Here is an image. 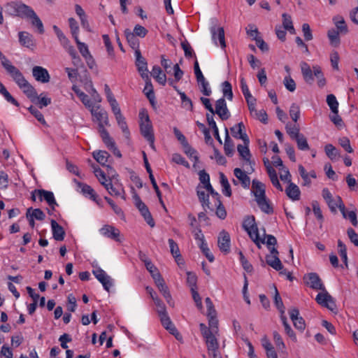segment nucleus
<instances>
[{"mask_svg":"<svg viewBox=\"0 0 358 358\" xmlns=\"http://www.w3.org/2000/svg\"><path fill=\"white\" fill-rule=\"evenodd\" d=\"M252 192L261 210L268 215L272 214L273 208L269 200L266 199L265 185L257 180H253L252 182Z\"/></svg>","mask_w":358,"mask_h":358,"instance_id":"1","label":"nucleus"},{"mask_svg":"<svg viewBox=\"0 0 358 358\" xmlns=\"http://www.w3.org/2000/svg\"><path fill=\"white\" fill-rule=\"evenodd\" d=\"M303 78L306 83L312 84L314 81V77L317 79V85L320 87H323L326 85V79L318 66H313V69L308 64L302 62L300 64Z\"/></svg>","mask_w":358,"mask_h":358,"instance_id":"2","label":"nucleus"},{"mask_svg":"<svg viewBox=\"0 0 358 358\" xmlns=\"http://www.w3.org/2000/svg\"><path fill=\"white\" fill-rule=\"evenodd\" d=\"M10 76L31 101H34V100L37 99V92L36 90L25 79L23 74L18 69L13 72Z\"/></svg>","mask_w":358,"mask_h":358,"instance_id":"3","label":"nucleus"},{"mask_svg":"<svg viewBox=\"0 0 358 358\" xmlns=\"http://www.w3.org/2000/svg\"><path fill=\"white\" fill-rule=\"evenodd\" d=\"M17 16L29 20L32 26L37 27L40 34H43L44 27L43 22L30 6L21 2Z\"/></svg>","mask_w":358,"mask_h":358,"instance_id":"4","label":"nucleus"},{"mask_svg":"<svg viewBox=\"0 0 358 358\" xmlns=\"http://www.w3.org/2000/svg\"><path fill=\"white\" fill-rule=\"evenodd\" d=\"M243 227L248 232L250 238L254 241L257 246L259 247L260 237L255 217H247L243 221Z\"/></svg>","mask_w":358,"mask_h":358,"instance_id":"5","label":"nucleus"},{"mask_svg":"<svg viewBox=\"0 0 358 358\" xmlns=\"http://www.w3.org/2000/svg\"><path fill=\"white\" fill-rule=\"evenodd\" d=\"M139 116L141 118V123H140V129L141 132L143 136L148 139V138H152L154 137L153 134V129L152 126L150 122L149 116L147 113H145L144 112H141L139 113Z\"/></svg>","mask_w":358,"mask_h":358,"instance_id":"6","label":"nucleus"},{"mask_svg":"<svg viewBox=\"0 0 358 358\" xmlns=\"http://www.w3.org/2000/svg\"><path fill=\"white\" fill-rule=\"evenodd\" d=\"M133 197L134 199L135 206L141 212V214L144 217L145 222L151 227H153L155 226V222L147 206L141 201L138 194H135Z\"/></svg>","mask_w":358,"mask_h":358,"instance_id":"7","label":"nucleus"},{"mask_svg":"<svg viewBox=\"0 0 358 358\" xmlns=\"http://www.w3.org/2000/svg\"><path fill=\"white\" fill-rule=\"evenodd\" d=\"M315 301L317 303L331 311H334L336 310V305L334 298L325 290L322 293H319L316 298Z\"/></svg>","mask_w":358,"mask_h":358,"instance_id":"8","label":"nucleus"},{"mask_svg":"<svg viewBox=\"0 0 358 358\" xmlns=\"http://www.w3.org/2000/svg\"><path fill=\"white\" fill-rule=\"evenodd\" d=\"M306 284L313 289L324 292L325 287L321 278L316 273H310L303 278Z\"/></svg>","mask_w":358,"mask_h":358,"instance_id":"9","label":"nucleus"},{"mask_svg":"<svg viewBox=\"0 0 358 358\" xmlns=\"http://www.w3.org/2000/svg\"><path fill=\"white\" fill-rule=\"evenodd\" d=\"M279 252L278 250L273 247L270 250V254L265 257L266 263L275 270H282L283 265L278 257Z\"/></svg>","mask_w":358,"mask_h":358,"instance_id":"10","label":"nucleus"},{"mask_svg":"<svg viewBox=\"0 0 358 358\" xmlns=\"http://www.w3.org/2000/svg\"><path fill=\"white\" fill-rule=\"evenodd\" d=\"M90 111L99 122V131H101V127L104 128V125H109L108 113L104 110H100L99 106L96 107L92 106Z\"/></svg>","mask_w":358,"mask_h":358,"instance_id":"11","label":"nucleus"},{"mask_svg":"<svg viewBox=\"0 0 358 358\" xmlns=\"http://www.w3.org/2000/svg\"><path fill=\"white\" fill-rule=\"evenodd\" d=\"M160 318V321L163 327L168 330L170 334L175 336L177 340H180L182 338V336L178 332L175 325L172 323L169 316L168 315L167 312L163 314L159 315Z\"/></svg>","mask_w":358,"mask_h":358,"instance_id":"12","label":"nucleus"},{"mask_svg":"<svg viewBox=\"0 0 358 358\" xmlns=\"http://www.w3.org/2000/svg\"><path fill=\"white\" fill-rule=\"evenodd\" d=\"M135 57L136 65L137 66L138 71L139 72L141 76L142 77V78H148V63L145 59L142 56L141 50L136 51Z\"/></svg>","mask_w":358,"mask_h":358,"instance_id":"13","label":"nucleus"},{"mask_svg":"<svg viewBox=\"0 0 358 358\" xmlns=\"http://www.w3.org/2000/svg\"><path fill=\"white\" fill-rule=\"evenodd\" d=\"M93 274L96 278L103 285V288L106 291H109L110 288L113 286V281L111 278L106 274V273L101 269L98 268L93 271Z\"/></svg>","mask_w":358,"mask_h":358,"instance_id":"14","label":"nucleus"},{"mask_svg":"<svg viewBox=\"0 0 358 358\" xmlns=\"http://www.w3.org/2000/svg\"><path fill=\"white\" fill-rule=\"evenodd\" d=\"M214 111L222 120H227L230 117V113L224 98H221L216 101Z\"/></svg>","mask_w":358,"mask_h":358,"instance_id":"15","label":"nucleus"},{"mask_svg":"<svg viewBox=\"0 0 358 358\" xmlns=\"http://www.w3.org/2000/svg\"><path fill=\"white\" fill-rule=\"evenodd\" d=\"M32 75L36 80L42 83H47L50 81V76L48 70L39 66L33 67Z\"/></svg>","mask_w":358,"mask_h":358,"instance_id":"16","label":"nucleus"},{"mask_svg":"<svg viewBox=\"0 0 358 358\" xmlns=\"http://www.w3.org/2000/svg\"><path fill=\"white\" fill-rule=\"evenodd\" d=\"M35 192H36L37 196H38L41 201L44 199L50 206V207L52 210H55V208L56 206H57V203L52 192L45 189H35Z\"/></svg>","mask_w":358,"mask_h":358,"instance_id":"17","label":"nucleus"},{"mask_svg":"<svg viewBox=\"0 0 358 358\" xmlns=\"http://www.w3.org/2000/svg\"><path fill=\"white\" fill-rule=\"evenodd\" d=\"M217 245L220 250L225 254L230 251V236L228 232L222 231L218 236Z\"/></svg>","mask_w":358,"mask_h":358,"instance_id":"18","label":"nucleus"},{"mask_svg":"<svg viewBox=\"0 0 358 358\" xmlns=\"http://www.w3.org/2000/svg\"><path fill=\"white\" fill-rule=\"evenodd\" d=\"M245 129L244 124L241 122L231 128L232 136L238 139H241L243 143L247 144L250 143L249 138L245 133H243V129Z\"/></svg>","mask_w":358,"mask_h":358,"instance_id":"19","label":"nucleus"},{"mask_svg":"<svg viewBox=\"0 0 358 358\" xmlns=\"http://www.w3.org/2000/svg\"><path fill=\"white\" fill-rule=\"evenodd\" d=\"M101 233L106 237L113 239L115 241H120V231L118 229L111 225H104L101 229Z\"/></svg>","mask_w":358,"mask_h":358,"instance_id":"20","label":"nucleus"},{"mask_svg":"<svg viewBox=\"0 0 358 358\" xmlns=\"http://www.w3.org/2000/svg\"><path fill=\"white\" fill-rule=\"evenodd\" d=\"M212 38L215 43L217 45V40L219 41L220 45L222 49L226 48L224 38V31L222 27H218L217 29L214 27L211 29Z\"/></svg>","mask_w":358,"mask_h":358,"instance_id":"21","label":"nucleus"},{"mask_svg":"<svg viewBox=\"0 0 358 358\" xmlns=\"http://www.w3.org/2000/svg\"><path fill=\"white\" fill-rule=\"evenodd\" d=\"M51 227L53 238L58 241L64 240L65 231L62 226H60L55 220H51Z\"/></svg>","mask_w":358,"mask_h":358,"instance_id":"22","label":"nucleus"},{"mask_svg":"<svg viewBox=\"0 0 358 358\" xmlns=\"http://www.w3.org/2000/svg\"><path fill=\"white\" fill-rule=\"evenodd\" d=\"M78 186L80 188L81 192L85 196H90V198L95 201L97 204H99V199H97V194L94 190L88 185L78 182Z\"/></svg>","mask_w":358,"mask_h":358,"instance_id":"23","label":"nucleus"},{"mask_svg":"<svg viewBox=\"0 0 358 358\" xmlns=\"http://www.w3.org/2000/svg\"><path fill=\"white\" fill-rule=\"evenodd\" d=\"M234 176L240 180L241 185L245 189H248L250 185V177L240 168L234 170Z\"/></svg>","mask_w":358,"mask_h":358,"instance_id":"24","label":"nucleus"},{"mask_svg":"<svg viewBox=\"0 0 358 358\" xmlns=\"http://www.w3.org/2000/svg\"><path fill=\"white\" fill-rule=\"evenodd\" d=\"M102 185L106 189V190L108 192V193L110 195L115 196H121V198L122 199H124V200L126 199L125 193H124V189H117L116 187H115L113 185L110 180H109L108 182H103Z\"/></svg>","mask_w":358,"mask_h":358,"instance_id":"25","label":"nucleus"},{"mask_svg":"<svg viewBox=\"0 0 358 358\" xmlns=\"http://www.w3.org/2000/svg\"><path fill=\"white\" fill-rule=\"evenodd\" d=\"M216 334H217L211 333L209 335L204 337L208 349V352L215 351L219 349V343L217 339L215 337Z\"/></svg>","mask_w":358,"mask_h":358,"instance_id":"26","label":"nucleus"},{"mask_svg":"<svg viewBox=\"0 0 358 358\" xmlns=\"http://www.w3.org/2000/svg\"><path fill=\"white\" fill-rule=\"evenodd\" d=\"M155 284H156L157 287H158L159 290L160 291V292L162 294V295L166 300L167 303L170 306H172L173 304L171 303V299H172L171 295L170 294L168 287L166 286V285L164 282V280L163 278L161 280H159L158 281H157L155 282Z\"/></svg>","mask_w":358,"mask_h":358,"instance_id":"27","label":"nucleus"},{"mask_svg":"<svg viewBox=\"0 0 358 358\" xmlns=\"http://www.w3.org/2000/svg\"><path fill=\"white\" fill-rule=\"evenodd\" d=\"M285 192L287 196L293 201H298L300 199V189L299 187L293 182L289 184L285 189Z\"/></svg>","mask_w":358,"mask_h":358,"instance_id":"28","label":"nucleus"},{"mask_svg":"<svg viewBox=\"0 0 358 358\" xmlns=\"http://www.w3.org/2000/svg\"><path fill=\"white\" fill-rule=\"evenodd\" d=\"M124 35L127 43L129 46L136 51L140 50L139 49V40L137 38V36L134 35L131 30L129 29H126L124 30Z\"/></svg>","mask_w":358,"mask_h":358,"instance_id":"29","label":"nucleus"},{"mask_svg":"<svg viewBox=\"0 0 358 358\" xmlns=\"http://www.w3.org/2000/svg\"><path fill=\"white\" fill-rule=\"evenodd\" d=\"M145 80V86L143 90V92L145 94L146 97L150 101V103L152 105H154L155 100V96L153 91V87L151 83L150 79L149 78V76H148V78H143Z\"/></svg>","mask_w":358,"mask_h":358,"instance_id":"30","label":"nucleus"},{"mask_svg":"<svg viewBox=\"0 0 358 358\" xmlns=\"http://www.w3.org/2000/svg\"><path fill=\"white\" fill-rule=\"evenodd\" d=\"M248 145H249V143H247V144L244 143V145L239 144L237 146V150H238L240 156L244 160L248 162L250 166H252V164H255V162H252L250 160L251 154H250V150L248 148Z\"/></svg>","mask_w":358,"mask_h":358,"instance_id":"31","label":"nucleus"},{"mask_svg":"<svg viewBox=\"0 0 358 358\" xmlns=\"http://www.w3.org/2000/svg\"><path fill=\"white\" fill-rule=\"evenodd\" d=\"M234 145L233 141L231 139L227 128H225V141L224 145V153L229 157H231L234 152Z\"/></svg>","mask_w":358,"mask_h":358,"instance_id":"32","label":"nucleus"},{"mask_svg":"<svg viewBox=\"0 0 358 358\" xmlns=\"http://www.w3.org/2000/svg\"><path fill=\"white\" fill-rule=\"evenodd\" d=\"M99 132L103 142L108 149H111V148H113L115 145H116L113 138L110 137L109 133L105 128H102L101 127V131Z\"/></svg>","mask_w":358,"mask_h":358,"instance_id":"33","label":"nucleus"},{"mask_svg":"<svg viewBox=\"0 0 358 358\" xmlns=\"http://www.w3.org/2000/svg\"><path fill=\"white\" fill-rule=\"evenodd\" d=\"M341 213L345 219H348L354 227H357L358 221L355 210L347 211L344 204H342Z\"/></svg>","mask_w":358,"mask_h":358,"instance_id":"34","label":"nucleus"},{"mask_svg":"<svg viewBox=\"0 0 358 358\" xmlns=\"http://www.w3.org/2000/svg\"><path fill=\"white\" fill-rule=\"evenodd\" d=\"M19 41L20 44L27 48L34 46V41L32 36L26 31H21L19 33Z\"/></svg>","mask_w":358,"mask_h":358,"instance_id":"35","label":"nucleus"},{"mask_svg":"<svg viewBox=\"0 0 358 358\" xmlns=\"http://www.w3.org/2000/svg\"><path fill=\"white\" fill-rule=\"evenodd\" d=\"M94 159L102 166H105L108 162L110 155L105 150H96L92 153Z\"/></svg>","mask_w":358,"mask_h":358,"instance_id":"36","label":"nucleus"},{"mask_svg":"<svg viewBox=\"0 0 358 358\" xmlns=\"http://www.w3.org/2000/svg\"><path fill=\"white\" fill-rule=\"evenodd\" d=\"M282 17V26L284 29L287 30L291 34L296 33L295 29L293 26L292 17L287 13H283Z\"/></svg>","mask_w":358,"mask_h":358,"instance_id":"37","label":"nucleus"},{"mask_svg":"<svg viewBox=\"0 0 358 358\" xmlns=\"http://www.w3.org/2000/svg\"><path fill=\"white\" fill-rule=\"evenodd\" d=\"M21 2L10 1L4 6L5 12L10 15L17 16Z\"/></svg>","mask_w":358,"mask_h":358,"instance_id":"38","label":"nucleus"},{"mask_svg":"<svg viewBox=\"0 0 358 358\" xmlns=\"http://www.w3.org/2000/svg\"><path fill=\"white\" fill-rule=\"evenodd\" d=\"M118 126L120 127L125 138H129L130 132L127 127L125 118L122 114L115 116Z\"/></svg>","mask_w":358,"mask_h":358,"instance_id":"39","label":"nucleus"},{"mask_svg":"<svg viewBox=\"0 0 358 358\" xmlns=\"http://www.w3.org/2000/svg\"><path fill=\"white\" fill-rule=\"evenodd\" d=\"M220 184L222 187V193L226 196H231V189L228 179L223 173H220Z\"/></svg>","mask_w":358,"mask_h":358,"instance_id":"40","label":"nucleus"},{"mask_svg":"<svg viewBox=\"0 0 358 358\" xmlns=\"http://www.w3.org/2000/svg\"><path fill=\"white\" fill-rule=\"evenodd\" d=\"M197 196L199 197V201L201 203V205L204 209V210H206V208H208L211 210H213V209L210 206V202H209V195L208 194H206L205 191L197 189Z\"/></svg>","mask_w":358,"mask_h":358,"instance_id":"41","label":"nucleus"},{"mask_svg":"<svg viewBox=\"0 0 358 358\" xmlns=\"http://www.w3.org/2000/svg\"><path fill=\"white\" fill-rule=\"evenodd\" d=\"M72 90L80 98V101L85 106L88 108H91L92 106L90 100L88 98V96L83 92H82L76 85H73L72 87Z\"/></svg>","mask_w":358,"mask_h":358,"instance_id":"42","label":"nucleus"},{"mask_svg":"<svg viewBox=\"0 0 358 358\" xmlns=\"http://www.w3.org/2000/svg\"><path fill=\"white\" fill-rule=\"evenodd\" d=\"M327 36L332 46L338 47L340 45L341 40L338 30L330 29L328 31Z\"/></svg>","mask_w":358,"mask_h":358,"instance_id":"43","label":"nucleus"},{"mask_svg":"<svg viewBox=\"0 0 358 358\" xmlns=\"http://www.w3.org/2000/svg\"><path fill=\"white\" fill-rule=\"evenodd\" d=\"M0 59L1 62V65L6 69V72L10 75L13 72H14L17 68L13 66L9 59H8L5 55L0 51Z\"/></svg>","mask_w":358,"mask_h":358,"instance_id":"44","label":"nucleus"},{"mask_svg":"<svg viewBox=\"0 0 358 358\" xmlns=\"http://www.w3.org/2000/svg\"><path fill=\"white\" fill-rule=\"evenodd\" d=\"M327 205L331 213H336L337 212L336 208H339L340 211H341V206L344 204L342 199L337 196L335 199H332L331 201H328Z\"/></svg>","mask_w":358,"mask_h":358,"instance_id":"45","label":"nucleus"},{"mask_svg":"<svg viewBox=\"0 0 358 358\" xmlns=\"http://www.w3.org/2000/svg\"><path fill=\"white\" fill-rule=\"evenodd\" d=\"M206 120L208 125L213 129L215 138L218 141V142L222 144V139L219 135L218 128L216 125V123L214 120L213 116L212 115L206 114Z\"/></svg>","mask_w":358,"mask_h":358,"instance_id":"46","label":"nucleus"},{"mask_svg":"<svg viewBox=\"0 0 358 358\" xmlns=\"http://www.w3.org/2000/svg\"><path fill=\"white\" fill-rule=\"evenodd\" d=\"M264 237L263 238H260V242H259V244L260 243H263V244H266L267 247H268V249L269 250V251L271 250V249L273 248V247H275V245L277 244V239L275 238V237L273 235H267L265 233L264 234ZM260 245H259V248H260Z\"/></svg>","mask_w":358,"mask_h":358,"instance_id":"47","label":"nucleus"},{"mask_svg":"<svg viewBox=\"0 0 358 358\" xmlns=\"http://www.w3.org/2000/svg\"><path fill=\"white\" fill-rule=\"evenodd\" d=\"M286 131L289 136V137L294 140L298 136H300L301 134L300 133V129L298 124H294L292 125L291 124L288 123L285 126Z\"/></svg>","mask_w":358,"mask_h":358,"instance_id":"48","label":"nucleus"},{"mask_svg":"<svg viewBox=\"0 0 358 358\" xmlns=\"http://www.w3.org/2000/svg\"><path fill=\"white\" fill-rule=\"evenodd\" d=\"M168 242L171 255L176 259V261L178 262L181 259V255L178 244L171 238H169Z\"/></svg>","mask_w":358,"mask_h":358,"instance_id":"49","label":"nucleus"},{"mask_svg":"<svg viewBox=\"0 0 358 358\" xmlns=\"http://www.w3.org/2000/svg\"><path fill=\"white\" fill-rule=\"evenodd\" d=\"M300 107L295 103H293L289 108V113L292 120L296 122L300 117Z\"/></svg>","mask_w":358,"mask_h":358,"instance_id":"50","label":"nucleus"},{"mask_svg":"<svg viewBox=\"0 0 358 358\" xmlns=\"http://www.w3.org/2000/svg\"><path fill=\"white\" fill-rule=\"evenodd\" d=\"M199 246L201 250L203 255L208 259L210 262H213L215 259L213 255L210 252L207 243L205 240H201V243H199Z\"/></svg>","mask_w":358,"mask_h":358,"instance_id":"51","label":"nucleus"},{"mask_svg":"<svg viewBox=\"0 0 358 358\" xmlns=\"http://www.w3.org/2000/svg\"><path fill=\"white\" fill-rule=\"evenodd\" d=\"M273 341L276 345L277 349L282 352H285V349H286V346L282 341L281 336L277 331H273Z\"/></svg>","mask_w":358,"mask_h":358,"instance_id":"52","label":"nucleus"},{"mask_svg":"<svg viewBox=\"0 0 358 358\" xmlns=\"http://www.w3.org/2000/svg\"><path fill=\"white\" fill-rule=\"evenodd\" d=\"M334 20L337 29L340 32H343L345 34L348 32V27L343 17L336 16L334 18Z\"/></svg>","mask_w":358,"mask_h":358,"instance_id":"53","label":"nucleus"},{"mask_svg":"<svg viewBox=\"0 0 358 358\" xmlns=\"http://www.w3.org/2000/svg\"><path fill=\"white\" fill-rule=\"evenodd\" d=\"M43 94H41L39 96L37 94V99L34 100V101H31L37 104L40 108L48 106L51 103V99L45 96H43Z\"/></svg>","mask_w":358,"mask_h":358,"instance_id":"54","label":"nucleus"},{"mask_svg":"<svg viewBox=\"0 0 358 358\" xmlns=\"http://www.w3.org/2000/svg\"><path fill=\"white\" fill-rule=\"evenodd\" d=\"M327 103L332 113L338 112V102L334 94H329L327 96Z\"/></svg>","mask_w":358,"mask_h":358,"instance_id":"55","label":"nucleus"},{"mask_svg":"<svg viewBox=\"0 0 358 358\" xmlns=\"http://www.w3.org/2000/svg\"><path fill=\"white\" fill-rule=\"evenodd\" d=\"M275 287L274 303H275L276 308H278V310H279L280 313H285V308L284 306L282 300L279 294V292H278L276 287Z\"/></svg>","mask_w":358,"mask_h":358,"instance_id":"56","label":"nucleus"},{"mask_svg":"<svg viewBox=\"0 0 358 358\" xmlns=\"http://www.w3.org/2000/svg\"><path fill=\"white\" fill-rule=\"evenodd\" d=\"M294 140L296 141L297 143V147L301 150H309V145L307 142L306 138L304 136L303 134H301L300 136H298Z\"/></svg>","mask_w":358,"mask_h":358,"instance_id":"57","label":"nucleus"},{"mask_svg":"<svg viewBox=\"0 0 358 358\" xmlns=\"http://www.w3.org/2000/svg\"><path fill=\"white\" fill-rule=\"evenodd\" d=\"M338 253L341 257V259L345 263V266H348V256H347V248L345 245L341 241H338Z\"/></svg>","mask_w":358,"mask_h":358,"instance_id":"58","label":"nucleus"},{"mask_svg":"<svg viewBox=\"0 0 358 358\" xmlns=\"http://www.w3.org/2000/svg\"><path fill=\"white\" fill-rule=\"evenodd\" d=\"M324 150L326 155L331 160L336 159V157L338 156V150L331 144H327L325 146Z\"/></svg>","mask_w":358,"mask_h":358,"instance_id":"59","label":"nucleus"},{"mask_svg":"<svg viewBox=\"0 0 358 358\" xmlns=\"http://www.w3.org/2000/svg\"><path fill=\"white\" fill-rule=\"evenodd\" d=\"M222 93L224 96L227 97L229 100L233 99L232 87L229 82L224 81L222 83Z\"/></svg>","mask_w":358,"mask_h":358,"instance_id":"60","label":"nucleus"},{"mask_svg":"<svg viewBox=\"0 0 358 358\" xmlns=\"http://www.w3.org/2000/svg\"><path fill=\"white\" fill-rule=\"evenodd\" d=\"M182 147H183L185 153L187 156H189V157H193L195 159L196 162L199 161V157L196 155V154H197L196 151L189 145L188 142H187L186 143L182 145Z\"/></svg>","mask_w":358,"mask_h":358,"instance_id":"61","label":"nucleus"},{"mask_svg":"<svg viewBox=\"0 0 358 358\" xmlns=\"http://www.w3.org/2000/svg\"><path fill=\"white\" fill-rule=\"evenodd\" d=\"M28 110L39 122H41L43 125L46 124V122L43 117V115L37 108L31 106L29 108H28Z\"/></svg>","mask_w":358,"mask_h":358,"instance_id":"62","label":"nucleus"},{"mask_svg":"<svg viewBox=\"0 0 358 358\" xmlns=\"http://www.w3.org/2000/svg\"><path fill=\"white\" fill-rule=\"evenodd\" d=\"M283 84L285 87V88L291 92H293L296 90V83L295 81L291 78L290 76H287L285 77L283 80Z\"/></svg>","mask_w":358,"mask_h":358,"instance_id":"63","label":"nucleus"},{"mask_svg":"<svg viewBox=\"0 0 358 358\" xmlns=\"http://www.w3.org/2000/svg\"><path fill=\"white\" fill-rule=\"evenodd\" d=\"M131 33L134 35H135L136 36L144 38L148 33V31L144 27H143L140 24H136L134 27V30H133V31H131Z\"/></svg>","mask_w":358,"mask_h":358,"instance_id":"64","label":"nucleus"}]
</instances>
